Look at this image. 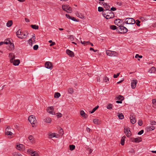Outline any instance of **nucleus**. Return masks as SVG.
Segmentation results:
<instances>
[{"label": "nucleus", "instance_id": "1", "mask_svg": "<svg viewBox=\"0 0 156 156\" xmlns=\"http://www.w3.org/2000/svg\"><path fill=\"white\" fill-rule=\"evenodd\" d=\"M103 15L107 19L113 18L115 16L113 12L110 10H104Z\"/></svg>", "mask_w": 156, "mask_h": 156}, {"label": "nucleus", "instance_id": "2", "mask_svg": "<svg viewBox=\"0 0 156 156\" xmlns=\"http://www.w3.org/2000/svg\"><path fill=\"white\" fill-rule=\"evenodd\" d=\"M16 35L19 38L23 39L25 38L28 34L27 31L22 32L20 29H19L16 32Z\"/></svg>", "mask_w": 156, "mask_h": 156}, {"label": "nucleus", "instance_id": "3", "mask_svg": "<svg viewBox=\"0 0 156 156\" xmlns=\"http://www.w3.org/2000/svg\"><path fill=\"white\" fill-rule=\"evenodd\" d=\"M118 32L120 34H124L126 33L128 31L127 29L123 26H119V27L117 28Z\"/></svg>", "mask_w": 156, "mask_h": 156}, {"label": "nucleus", "instance_id": "4", "mask_svg": "<svg viewBox=\"0 0 156 156\" xmlns=\"http://www.w3.org/2000/svg\"><path fill=\"white\" fill-rule=\"evenodd\" d=\"M28 120L30 123L33 125L32 126L34 127L35 126L34 124L37 122V120L35 117L33 115H31L29 117Z\"/></svg>", "mask_w": 156, "mask_h": 156}, {"label": "nucleus", "instance_id": "5", "mask_svg": "<svg viewBox=\"0 0 156 156\" xmlns=\"http://www.w3.org/2000/svg\"><path fill=\"white\" fill-rule=\"evenodd\" d=\"M12 129L10 126H8L5 129V134L7 135H9L11 137H12L13 134L11 132Z\"/></svg>", "mask_w": 156, "mask_h": 156}, {"label": "nucleus", "instance_id": "6", "mask_svg": "<svg viewBox=\"0 0 156 156\" xmlns=\"http://www.w3.org/2000/svg\"><path fill=\"white\" fill-rule=\"evenodd\" d=\"M125 22L126 23L129 24H133L135 23V21L132 18H128L126 19Z\"/></svg>", "mask_w": 156, "mask_h": 156}, {"label": "nucleus", "instance_id": "7", "mask_svg": "<svg viewBox=\"0 0 156 156\" xmlns=\"http://www.w3.org/2000/svg\"><path fill=\"white\" fill-rule=\"evenodd\" d=\"M106 54L110 56H116L118 53L116 51L107 50L106 51Z\"/></svg>", "mask_w": 156, "mask_h": 156}, {"label": "nucleus", "instance_id": "8", "mask_svg": "<svg viewBox=\"0 0 156 156\" xmlns=\"http://www.w3.org/2000/svg\"><path fill=\"white\" fill-rule=\"evenodd\" d=\"M129 129V128H125L124 129V132L127 137L130 136L131 135V132Z\"/></svg>", "mask_w": 156, "mask_h": 156}, {"label": "nucleus", "instance_id": "9", "mask_svg": "<svg viewBox=\"0 0 156 156\" xmlns=\"http://www.w3.org/2000/svg\"><path fill=\"white\" fill-rule=\"evenodd\" d=\"M135 117V115L133 114L131 115H130V122L133 124L135 123L136 122V119Z\"/></svg>", "mask_w": 156, "mask_h": 156}, {"label": "nucleus", "instance_id": "10", "mask_svg": "<svg viewBox=\"0 0 156 156\" xmlns=\"http://www.w3.org/2000/svg\"><path fill=\"white\" fill-rule=\"evenodd\" d=\"M45 66L46 68L51 69L52 67V64L50 62H47L45 63Z\"/></svg>", "mask_w": 156, "mask_h": 156}, {"label": "nucleus", "instance_id": "11", "mask_svg": "<svg viewBox=\"0 0 156 156\" xmlns=\"http://www.w3.org/2000/svg\"><path fill=\"white\" fill-rule=\"evenodd\" d=\"M137 83V81L136 80H133L131 81V86L132 88L134 89L136 87V84Z\"/></svg>", "mask_w": 156, "mask_h": 156}, {"label": "nucleus", "instance_id": "12", "mask_svg": "<svg viewBox=\"0 0 156 156\" xmlns=\"http://www.w3.org/2000/svg\"><path fill=\"white\" fill-rule=\"evenodd\" d=\"M54 110L53 107L52 106L49 107H48L47 109V112L49 113L50 114L52 115L55 114V112H53V111Z\"/></svg>", "mask_w": 156, "mask_h": 156}, {"label": "nucleus", "instance_id": "13", "mask_svg": "<svg viewBox=\"0 0 156 156\" xmlns=\"http://www.w3.org/2000/svg\"><path fill=\"white\" fill-rule=\"evenodd\" d=\"M11 63H12L14 66H18L20 63V60L19 59L15 60V59L12 60V62H10Z\"/></svg>", "mask_w": 156, "mask_h": 156}, {"label": "nucleus", "instance_id": "14", "mask_svg": "<svg viewBox=\"0 0 156 156\" xmlns=\"http://www.w3.org/2000/svg\"><path fill=\"white\" fill-rule=\"evenodd\" d=\"M16 148L17 149L20 151H23L24 148V147L23 144H20L16 145Z\"/></svg>", "mask_w": 156, "mask_h": 156}, {"label": "nucleus", "instance_id": "15", "mask_svg": "<svg viewBox=\"0 0 156 156\" xmlns=\"http://www.w3.org/2000/svg\"><path fill=\"white\" fill-rule=\"evenodd\" d=\"M9 57L10 58V62H12V60H14L15 58L14 54L12 53H10L9 54Z\"/></svg>", "mask_w": 156, "mask_h": 156}, {"label": "nucleus", "instance_id": "16", "mask_svg": "<svg viewBox=\"0 0 156 156\" xmlns=\"http://www.w3.org/2000/svg\"><path fill=\"white\" fill-rule=\"evenodd\" d=\"M66 53L69 56L71 57H73L74 56V53L69 49H67Z\"/></svg>", "mask_w": 156, "mask_h": 156}, {"label": "nucleus", "instance_id": "17", "mask_svg": "<svg viewBox=\"0 0 156 156\" xmlns=\"http://www.w3.org/2000/svg\"><path fill=\"white\" fill-rule=\"evenodd\" d=\"M81 42L82 44H83L84 45H90L91 46H93V44L92 43H90L89 41H81Z\"/></svg>", "mask_w": 156, "mask_h": 156}, {"label": "nucleus", "instance_id": "18", "mask_svg": "<svg viewBox=\"0 0 156 156\" xmlns=\"http://www.w3.org/2000/svg\"><path fill=\"white\" fill-rule=\"evenodd\" d=\"M102 4L104 6V8L105 9V10H109L110 6L108 4L105 2H102Z\"/></svg>", "mask_w": 156, "mask_h": 156}, {"label": "nucleus", "instance_id": "19", "mask_svg": "<svg viewBox=\"0 0 156 156\" xmlns=\"http://www.w3.org/2000/svg\"><path fill=\"white\" fill-rule=\"evenodd\" d=\"M80 114L82 117L84 118H86L87 116V115L86 114L83 110H81L80 112Z\"/></svg>", "mask_w": 156, "mask_h": 156}, {"label": "nucleus", "instance_id": "20", "mask_svg": "<svg viewBox=\"0 0 156 156\" xmlns=\"http://www.w3.org/2000/svg\"><path fill=\"white\" fill-rule=\"evenodd\" d=\"M142 140L141 138L140 137L134 138L132 141L134 142H139Z\"/></svg>", "mask_w": 156, "mask_h": 156}, {"label": "nucleus", "instance_id": "21", "mask_svg": "<svg viewBox=\"0 0 156 156\" xmlns=\"http://www.w3.org/2000/svg\"><path fill=\"white\" fill-rule=\"evenodd\" d=\"M58 135L56 134V133H53L49 134V138H51L54 137L58 138Z\"/></svg>", "mask_w": 156, "mask_h": 156}, {"label": "nucleus", "instance_id": "22", "mask_svg": "<svg viewBox=\"0 0 156 156\" xmlns=\"http://www.w3.org/2000/svg\"><path fill=\"white\" fill-rule=\"evenodd\" d=\"M93 123L96 125H99L101 123V121L97 119H95L93 120Z\"/></svg>", "mask_w": 156, "mask_h": 156}, {"label": "nucleus", "instance_id": "23", "mask_svg": "<svg viewBox=\"0 0 156 156\" xmlns=\"http://www.w3.org/2000/svg\"><path fill=\"white\" fill-rule=\"evenodd\" d=\"M115 98L116 100L122 101L124 99V98L122 96L119 95L117 96Z\"/></svg>", "mask_w": 156, "mask_h": 156}, {"label": "nucleus", "instance_id": "24", "mask_svg": "<svg viewBox=\"0 0 156 156\" xmlns=\"http://www.w3.org/2000/svg\"><path fill=\"white\" fill-rule=\"evenodd\" d=\"M10 44L9 47L11 49L14 48V44L12 43L11 41L9 39L8 41V44Z\"/></svg>", "mask_w": 156, "mask_h": 156}, {"label": "nucleus", "instance_id": "25", "mask_svg": "<svg viewBox=\"0 0 156 156\" xmlns=\"http://www.w3.org/2000/svg\"><path fill=\"white\" fill-rule=\"evenodd\" d=\"M44 122L46 123H50L51 121V118L49 117H47L44 119Z\"/></svg>", "mask_w": 156, "mask_h": 156}, {"label": "nucleus", "instance_id": "26", "mask_svg": "<svg viewBox=\"0 0 156 156\" xmlns=\"http://www.w3.org/2000/svg\"><path fill=\"white\" fill-rule=\"evenodd\" d=\"M155 128V127L154 126H151L147 127L146 128V129L147 131H150L154 130Z\"/></svg>", "mask_w": 156, "mask_h": 156}, {"label": "nucleus", "instance_id": "27", "mask_svg": "<svg viewBox=\"0 0 156 156\" xmlns=\"http://www.w3.org/2000/svg\"><path fill=\"white\" fill-rule=\"evenodd\" d=\"M117 115L119 119H122L124 118V115L121 113H118Z\"/></svg>", "mask_w": 156, "mask_h": 156}, {"label": "nucleus", "instance_id": "28", "mask_svg": "<svg viewBox=\"0 0 156 156\" xmlns=\"http://www.w3.org/2000/svg\"><path fill=\"white\" fill-rule=\"evenodd\" d=\"M155 71V67L153 66L151 69L149 71V72L150 73H154Z\"/></svg>", "mask_w": 156, "mask_h": 156}, {"label": "nucleus", "instance_id": "29", "mask_svg": "<svg viewBox=\"0 0 156 156\" xmlns=\"http://www.w3.org/2000/svg\"><path fill=\"white\" fill-rule=\"evenodd\" d=\"M12 20H9L7 22L6 25L8 27H10L12 24Z\"/></svg>", "mask_w": 156, "mask_h": 156}, {"label": "nucleus", "instance_id": "30", "mask_svg": "<svg viewBox=\"0 0 156 156\" xmlns=\"http://www.w3.org/2000/svg\"><path fill=\"white\" fill-rule=\"evenodd\" d=\"M30 27L33 29L37 30L39 28V27L38 25H31Z\"/></svg>", "mask_w": 156, "mask_h": 156}, {"label": "nucleus", "instance_id": "31", "mask_svg": "<svg viewBox=\"0 0 156 156\" xmlns=\"http://www.w3.org/2000/svg\"><path fill=\"white\" fill-rule=\"evenodd\" d=\"M28 139L30 140V142L32 143H34V140L33 139V137L32 135L28 137Z\"/></svg>", "mask_w": 156, "mask_h": 156}, {"label": "nucleus", "instance_id": "32", "mask_svg": "<svg viewBox=\"0 0 156 156\" xmlns=\"http://www.w3.org/2000/svg\"><path fill=\"white\" fill-rule=\"evenodd\" d=\"M68 92L69 94H72L74 92L73 88H69L68 90Z\"/></svg>", "mask_w": 156, "mask_h": 156}, {"label": "nucleus", "instance_id": "33", "mask_svg": "<svg viewBox=\"0 0 156 156\" xmlns=\"http://www.w3.org/2000/svg\"><path fill=\"white\" fill-rule=\"evenodd\" d=\"M69 5H62V9L66 11V10L68 8V7H69Z\"/></svg>", "mask_w": 156, "mask_h": 156}, {"label": "nucleus", "instance_id": "34", "mask_svg": "<svg viewBox=\"0 0 156 156\" xmlns=\"http://www.w3.org/2000/svg\"><path fill=\"white\" fill-rule=\"evenodd\" d=\"M115 24L118 26H119V24L121 23L120 20L119 19H116L115 20Z\"/></svg>", "mask_w": 156, "mask_h": 156}, {"label": "nucleus", "instance_id": "35", "mask_svg": "<svg viewBox=\"0 0 156 156\" xmlns=\"http://www.w3.org/2000/svg\"><path fill=\"white\" fill-rule=\"evenodd\" d=\"M61 96L60 93L58 92L55 93L54 95V97L56 98H58Z\"/></svg>", "mask_w": 156, "mask_h": 156}, {"label": "nucleus", "instance_id": "36", "mask_svg": "<svg viewBox=\"0 0 156 156\" xmlns=\"http://www.w3.org/2000/svg\"><path fill=\"white\" fill-rule=\"evenodd\" d=\"M66 12L68 13H71L72 12V8L71 7L69 6L68 8L67 9Z\"/></svg>", "mask_w": 156, "mask_h": 156}, {"label": "nucleus", "instance_id": "37", "mask_svg": "<svg viewBox=\"0 0 156 156\" xmlns=\"http://www.w3.org/2000/svg\"><path fill=\"white\" fill-rule=\"evenodd\" d=\"M31 155V156H37L38 155V153L36 151H33Z\"/></svg>", "mask_w": 156, "mask_h": 156}, {"label": "nucleus", "instance_id": "38", "mask_svg": "<svg viewBox=\"0 0 156 156\" xmlns=\"http://www.w3.org/2000/svg\"><path fill=\"white\" fill-rule=\"evenodd\" d=\"M8 39H6L4 42L1 41L0 42V46L3 45V44H8Z\"/></svg>", "mask_w": 156, "mask_h": 156}, {"label": "nucleus", "instance_id": "39", "mask_svg": "<svg viewBox=\"0 0 156 156\" xmlns=\"http://www.w3.org/2000/svg\"><path fill=\"white\" fill-rule=\"evenodd\" d=\"M99 107V106L98 105L95 108H94L92 110V111L91 112L90 111V113L92 114Z\"/></svg>", "mask_w": 156, "mask_h": 156}, {"label": "nucleus", "instance_id": "40", "mask_svg": "<svg viewBox=\"0 0 156 156\" xmlns=\"http://www.w3.org/2000/svg\"><path fill=\"white\" fill-rule=\"evenodd\" d=\"M126 138V136H124L122 137L121 140V144L122 145H123L124 144V139Z\"/></svg>", "mask_w": 156, "mask_h": 156}, {"label": "nucleus", "instance_id": "41", "mask_svg": "<svg viewBox=\"0 0 156 156\" xmlns=\"http://www.w3.org/2000/svg\"><path fill=\"white\" fill-rule=\"evenodd\" d=\"M70 150L73 151L74 150L75 148V146L73 145H70L69 146Z\"/></svg>", "mask_w": 156, "mask_h": 156}, {"label": "nucleus", "instance_id": "42", "mask_svg": "<svg viewBox=\"0 0 156 156\" xmlns=\"http://www.w3.org/2000/svg\"><path fill=\"white\" fill-rule=\"evenodd\" d=\"M112 108V105L110 104H108L107 106V108L109 109H111Z\"/></svg>", "mask_w": 156, "mask_h": 156}, {"label": "nucleus", "instance_id": "43", "mask_svg": "<svg viewBox=\"0 0 156 156\" xmlns=\"http://www.w3.org/2000/svg\"><path fill=\"white\" fill-rule=\"evenodd\" d=\"M110 28L113 30H115L117 29L115 25H111L110 26Z\"/></svg>", "mask_w": 156, "mask_h": 156}, {"label": "nucleus", "instance_id": "44", "mask_svg": "<svg viewBox=\"0 0 156 156\" xmlns=\"http://www.w3.org/2000/svg\"><path fill=\"white\" fill-rule=\"evenodd\" d=\"M104 9L102 7H98V10L99 12H101L104 11Z\"/></svg>", "mask_w": 156, "mask_h": 156}, {"label": "nucleus", "instance_id": "45", "mask_svg": "<svg viewBox=\"0 0 156 156\" xmlns=\"http://www.w3.org/2000/svg\"><path fill=\"white\" fill-rule=\"evenodd\" d=\"M28 43H29V45L30 46H32V45L33 44V41L31 39V38L28 41Z\"/></svg>", "mask_w": 156, "mask_h": 156}, {"label": "nucleus", "instance_id": "46", "mask_svg": "<svg viewBox=\"0 0 156 156\" xmlns=\"http://www.w3.org/2000/svg\"><path fill=\"white\" fill-rule=\"evenodd\" d=\"M136 25L138 26H140V21H139V20H136Z\"/></svg>", "mask_w": 156, "mask_h": 156}, {"label": "nucleus", "instance_id": "47", "mask_svg": "<svg viewBox=\"0 0 156 156\" xmlns=\"http://www.w3.org/2000/svg\"><path fill=\"white\" fill-rule=\"evenodd\" d=\"M150 124L152 125H154L156 124V122L154 121H150Z\"/></svg>", "mask_w": 156, "mask_h": 156}, {"label": "nucleus", "instance_id": "48", "mask_svg": "<svg viewBox=\"0 0 156 156\" xmlns=\"http://www.w3.org/2000/svg\"><path fill=\"white\" fill-rule=\"evenodd\" d=\"M103 80L104 82H107L109 81V79L106 76L103 79Z\"/></svg>", "mask_w": 156, "mask_h": 156}, {"label": "nucleus", "instance_id": "49", "mask_svg": "<svg viewBox=\"0 0 156 156\" xmlns=\"http://www.w3.org/2000/svg\"><path fill=\"white\" fill-rule=\"evenodd\" d=\"M138 124L139 126H142L143 125V121L142 120H139L138 122Z\"/></svg>", "mask_w": 156, "mask_h": 156}, {"label": "nucleus", "instance_id": "50", "mask_svg": "<svg viewBox=\"0 0 156 156\" xmlns=\"http://www.w3.org/2000/svg\"><path fill=\"white\" fill-rule=\"evenodd\" d=\"M78 16L80 18L82 19L84 18V16H83L82 15V14H81V13H78Z\"/></svg>", "mask_w": 156, "mask_h": 156}, {"label": "nucleus", "instance_id": "51", "mask_svg": "<svg viewBox=\"0 0 156 156\" xmlns=\"http://www.w3.org/2000/svg\"><path fill=\"white\" fill-rule=\"evenodd\" d=\"M120 73H118L116 74H114L113 75V77L114 78H117L119 75Z\"/></svg>", "mask_w": 156, "mask_h": 156}, {"label": "nucleus", "instance_id": "52", "mask_svg": "<svg viewBox=\"0 0 156 156\" xmlns=\"http://www.w3.org/2000/svg\"><path fill=\"white\" fill-rule=\"evenodd\" d=\"M20 153H18L16 152H15L13 154V156H19L20 155Z\"/></svg>", "mask_w": 156, "mask_h": 156}, {"label": "nucleus", "instance_id": "53", "mask_svg": "<svg viewBox=\"0 0 156 156\" xmlns=\"http://www.w3.org/2000/svg\"><path fill=\"white\" fill-rule=\"evenodd\" d=\"M144 132V131L143 130H141V131H139L138 133V134L139 135H141Z\"/></svg>", "mask_w": 156, "mask_h": 156}, {"label": "nucleus", "instance_id": "54", "mask_svg": "<svg viewBox=\"0 0 156 156\" xmlns=\"http://www.w3.org/2000/svg\"><path fill=\"white\" fill-rule=\"evenodd\" d=\"M33 151L32 149H29L27 150V152L30 154H31V153Z\"/></svg>", "mask_w": 156, "mask_h": 156}, {"label": "nucleus", "instance_id": "55", "mask_svg": "<svg viewBox=\"0 0 156 156\" xmlns=\"http://www.w3.org/2000/svg\"><path fill=\"white\" fill-rule=\"evenodd\" d=\"M70 19L76 22L78 21L74 17H71Z\"/></svg>", "mask_w": 156, "mask_h": 156}, {"label": "nucleus", "instance_id": "56", "mask_svg": "<svg viewBox=\"0 0 156 156\" xmlns=\"http://www.w3.org/2000/svg\"><path fill=\"white\" fill-rule=\"evenodd\" d=\"M57 116L58 118H60L62 116V114L60 113H57Z\"/></svg>", "mask_w": 156, "mask_h": 156}, {"label": "nucleus", "instance_id": "57", "mask_svg": "<svg viewBox=\"0 0 156 156\" xmlns=\"http://www.w3.org/2000/svg\"><path fill=\"white\" fill-rule=\"evenodd\" d=\"M117 4L119 6H121L122 5V3L121 2L119 1L117 2Z\"/></svg>", "mask_w": 156, "mask_h": 156}, {"label": "nucleus", "instance_id": "58", "mask_svg": "<svg viewBox=\"0 0 156 156\" xmlns=\"http://www.w3.org/2000/svg\"><path fill=\"white\" fill-rule=\"evenodd\" d=\"M110 10V11H111V10L115 11L116 10V8H115V7H112L111 8V9Z\"/></svg>", "mask_w": 156, "mask_h": 156}, {"label": "nucleus", "instance_id": "59", "mask_svg": "<svg viewBox=\"0 0 156 156\" xmlns=\"http://www.w3.org/2000/svg\"><path fill=\"white\" fill-rule=\"evenodd\" d=\"M66 16L67 17V18H68L70 19H71V16H70L68 14H66Z\"/></svg>", "mask_w": 156, "mask_h": 156}, {"label": "nucleus", "instance_id": "60", "mask_svg": "<svg viewBox=\"0 0 156 156\" xmlns=\"http://www.w3.org/2000/svg\"><path fill=\"white\" fill-rule=\"evenodd\" d=\"M38 46L37 45H35L33 47V49H38Z\"/></svg>", "mask_w": 156, "mask_h": 156}, {"label": "nucleus", "instance_id": "61", "mask_svg": "<svg viewBox=\"0 0 156 156\" xmlns=\"http://www.w3.org/2000/svg\"><path fill=\"white\" fill-rule=\"evenodd\" d=\"M129 152L132 153H134V150L133 149H131Z\"/></svg>", "mask_w": 156, "mask_h": 156}, {"label": "nucleus", "instance_id": "62", "mask_svg": "<svg viewBox=\"0 0 156 156\" xmlns=\"http://www.w3.org/2000/svg\"><path fill=\"white\" fill-rule=\"evenodd\" d=\"M60 134L61 135H62L63 134V130L62 129H61L60 130Z\"/></svg>", "mask_w": 156, "mask_h": 156}, {"label": "nucleus", "instance_id": "63", "mask_svg": "<svg viewBox=\"0 0 156 156\" xmlns=\"http://www.w3.org/2000/svg\"><path fill=\"white\" fill-rule=\"evenodd\" d=\"M86 130L87 131L89 132H90V131H91V130L88 127H87L86 128Z\"/></svg>", "mask_w": 156, "mask_h": 156}, {"label": "nucleus", "instance_id": "64", "mask_svg": "<svg viewBox=\"0 0 156 156\" xmlns=\"http://www.w3.org/2000/svg\"><path fill=\"white\" fill-rule=\"evenodd\" d=\"M156 102V100L155 99H153L152 100V103L154 104Z\"/></svg>", "mask_w": 156, "mask_h": 156}]
</instances>
